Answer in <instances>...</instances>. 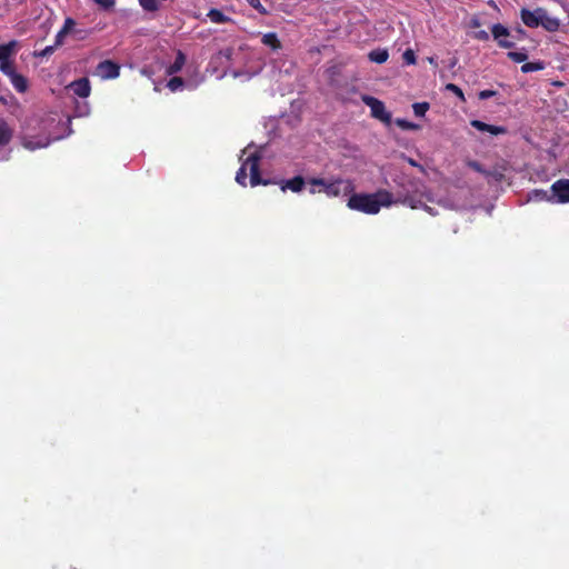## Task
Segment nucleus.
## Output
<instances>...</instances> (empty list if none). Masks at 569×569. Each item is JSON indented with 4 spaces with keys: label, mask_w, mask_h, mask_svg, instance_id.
Here are the masks:
<instances>
[{
    "label": "nucleus",
    "mask_w": 569,
    "mask_h": 569,
    "mask_svg": "<svg viewBox=\"0 0 569 569\" xmlns=\"http://www.w3.org/2000/svg\"><path fill=\"white\" fill-rule=\"evenodd\" d=\"M392 203L391 192L380 189L375 193H350L347 206L366 214H377L381 207H389Z\"/></svg>",
    "instance_id": "nucleus-1"
},
{
    "label": "nucleus",
    "mask_w": 569,
    "mask_h": 569,
    "mask_svg": "<svg viewBox=\"0 0 569 569\" xmlns=\"http://www.w3.org/2000/svg\"><path fill=\"white\" fill-rule=\"evenodd\" d=\"M10 158H11V149H9V150L4 151V152L1 154L0 160H2V161H8Z\"/></svg>",
    "instance_id": "nucleus-41"
},
{
    "label": "nucleus",
    "mask_w": 569,
    "mask_h": 569,
    "mask_svg": "<svg viewBox=\"0 0 569 569\" xmlns=\"http://www.w3.org/2000/svg\"><path fill=\"white\" fill-rule=\"evenodd\" d=\"M497 94V91L495 90H481L479 93H478V98L480 100H487L491 97H495Z\"/></svg>",
    "instance_id": "nucleus-35"
},
{
    "label": "nucleus",
    "mask_w": 569,
    "mask_h": 569,
    "mask_svg": "<svg viewBox=\"0 0 569 569\" xmlns=\"http://www.w3.org/2000/svg\"><path fill=\"white\" fill-rule=\"evenodd\" d=\"M72 92L80 98H88L91 93V86L88 78H80L69 84Z\"/></svg>",
    "instance_id": "nucleus-11"
},
{
    "label": "nucleus",
    "mask_w": 569,
    "mask_h": 569,
    "mask_svg": "<svg viewBox=\"0 0 569 569\" xmlns=\"http://www.w3.org/2000/svg\"><path fill=\"white\" fill-rule=\"evenodd\" d=\"M140 6L149 12H154L159 9L158 0H139Z\"/></svg>",
    "instance_id": "nucleus-26"
},
{
    "label": "nucleus",
    "mask_w": 569,
    "mask_h": 569,
    "mask_svg": "<svg viewBox=\"0 0 569 569\" xmlns=\"http://www.w3.org/2000/svg\"><path fill=\"white\" fill-rule=\"evenodd\" d=\"M220 53L223 54L226 58H230L232 54V49L227 48L226 50L221 51Z\"/></svg>",
    "instance_id": "nucleus-43"
},
{
    "label": "nucleus",
    "mask_w": 569,
    "mask_h": 569,
    "mask_svg": "<svg viewBox=\"0 0 569 569\" xmlns=\"http://www.w3.org/2000/svg\"><path fill=\"white\" fill-rule=\"evenodd\" d=\"M92 1L104 10H110L116 4V0H92Z\"/></svg>",
    "instance_id": "nucleus-31"
},
{
    "label": "nucleus",
    "mask_w": 569,
    "mask_h": 569,
    "mask_svg": "<svg viewBox=\"0 0 569 569\" xmlns=\"http://www.w3.org/2000/svg\"><path fill=\"white\" fill-rule=\"evenodd\" d=\"M429 108L430 104L428 102H416L412 104L413 113L417 117H423Z\"/></svg>",
    "instance_id": "nucleus-23"
},
{
    "label": "nucleus",
    "mask_w": 569,
    "mask_h": 569,
    "mask_svg": "<svg viewBox=\"0 0 569 569\" xmlns=\"http://www.w3.org/2000/svg\"><path fill=\"white\" fill-rule=\"evenodd\" d=\"M395 122H396V124L399 128H401L403 130H417V129H419L418 124H416L413 122H410V121H408L406 119L398 118V119H396Z\"/></svg>",
    "instance_id": "nucleus-28"
},
{
    "label": "nucleus",
    "mask_w": 569,
    "mask_h": 569,
    "mask_svg": "<svg viewBox=\"0 0 569 569\" xmlns=\"http://www.w3.org/2000/svg\"><path fill=\"white\" fill-rule=\"evenodd\" d=\"M362 102L370 108L373 118L387 123L391 121V114L386 110L385 103L379 99L365 94L362 96Z\"/></svg>",
    "instance_id": "nucleus-5"
},
{
    "label": "nucleus",
    "mask_w": 569,
    "mask_h": 569,
    "mask_svg": "<svg viewBox=\"0 0 569 569\" xmlns=\"http://www.w3.org/2000/svg\"><path fill=\"white\" fill-rule=\"evenodd\" d=\"M470 126L481 132H488L492 136L506 134L508 129L503 126L488 124L480 120H471Z\"/></svg>",
    "instance_id": "nucleus-10"
},
{
    "label": "nucleus",
    "mask_w": 569,
    "mask_h": 569,
    "mask_svg": "<svg viewBox=\"0 0 569 569\" xmlns=\"http://www.w3.org/2000/svg\"><path fill=\"white\" fill-rule=\"evenodd\" d=\"M543 69H545V63L542 61L526 62L521 66V72H523V73L540 71Z\"/></svg>",
    "instance_id": "nucleus-21"
},
{
    "label": "nucleus",
    "mask_w": 569,
    "mask_h": 569,
    "mask_svg": "<svg viewBox=\"0 0 569 569\" xmlns=\"http://www.w3.org/2000/svg\"><path fill=\"white\" fill-rule=\"evenodd\" d=\"M446 89L448 91H451L452 93H455L461 101H466V98H465V94L462 92V90L455 83H448L446 86Z\"/></svg>",
    "instance_id": "nucleus-30"
},
{
    "label": "nucleus",
    "mask_w": 569,
    "mask_h": 569,
    "mask_svg": "<svg viewBox=\"0 0 569 569\" xmlns=\"http://www.w3.org/2000/svg\"><path fill=\"white\" fill-rule=\"evenodd\" d=\"M207 16L213 23H226L231 21V19L227 17L221 10L216 8L210 9Z\"/></svg>",
    "instance_id": "nucleus-19"
},
{
    "label": "nucleus",
    "mask_w": 569,
    "mask_h": 569,
    "mask_svg": "<svg viewBox=\"0 0 569 569\" xmlns=\"http://www.w3.org/2000/svg\"><path fill=\"white\" fill-rule=\"evenodd\" d=\"M551 198L556 203L569 202V179H559L551 184Z\"/></svg>",
    "instance_id": "nucleus-7"
},
{
    "label": "nucleus",
    "mask_w": 569,
    "mask_h": 569,
    "mask_svg": "<svg viewBox=\"0 0 569 569\" xmlns=\"http://www.w3.org/2000/svg\"><path fill=\"white\" fill-rule=\"evenodd\" d=\"M250 7L256 9L261 14H267L266 8L261 4L260 0H246Z\"/></svg>",
    "instance_id": "nucleus-32"
},
{
    "label": "nucleus",
    "mask_w": 569,
    "mask_h": 569,
    "mask_svg": "<svg viewBox=\"0 0 569 569\" xmlns=\"http://www.w3.org/2000/svg\"><path fill=\"white\" fill-rule=\"evenodd\" d=\"M310 184L321 187L320 191H323L328 197L331 198H336L341 194L348 196L355 190V184L351 180L341 178H337L335 180L312 178L310 179Z\"/></svg>",
    "instance_id": "nucleus-3"
},
{
    "label": "nucleus",
    "mask_w": 569,
    "mask_h": 569,
    "mask_svg": "<svg viewBox=\"0 0 569 569\" xmlns=\"http://www.w3.org/2000/svg\"><path fill=\"white\" fill-rule=\"evenodd\" d=\"M184 84V81L181 77H172L168 83L167 87L170 89V91L176 92L177 90L181 89Z\"/></svg>",
    "instance_id": "nucleus-24"
},
{
    "label": "nucleus",
    "mask_w": 569,
    "mask_h": 569,
    "mask_svg": "<svg viewBox=\"0 0 569 569\" xmlns=\"http://www.w3.org/2000/svg\"><path fill=\"white\" fill-rule=\"evenodd\" d=\"M490 171H491V174H489L488 177L493 178L497 182L502 181V179H503L502 172H500L498 170H490Z\"/></svg>",
    "instance_id": "nucleus-39"
},
{
    "label": "nucleus",
    "mask_w": 569,
    "mask_h": 569,
    "mask_svg": "<svg viewBox=\"0 0 569 569\" xmlns=\"http://www.w3.org/2000/svg\"><path fill=\"white\" fill-rule=\"evenodd\" d=\"M369 60L376 63H383L388 60L389 53L386 49H376L369 52Z\"/></svg>",
    "instance_id": "nucleus-20"
},
{
    "label": "nucleus",
    "mask_w": 569,
    "mask_h": 569,
    "mask_svg": "<svg viewBox=\"0 0 569 569\" xmlns=\"http://www.w3.org/2000/svg\"><path fill=\"white\" fill-rule=\"evenodd\" d=\"M473 38L480 41H488L489 40V33L485 30H480L473 33Z\"/></svg>",
    "instance_id": "nucleus-36"
},
{
    "label": "nucleus",
    "mask_w": 569,
    "mask_h": 569,
    "mask_svg": "<svg viewBox=\"0 0 569 569\" xmlns=\"http://www.w3.org/2000/svg\"><path fill=\"white\" fill-rule=\"evenodd\" d=\"M488 4H489V6H492V7H496L495 1H492V0H490V1L488 2Z\"/></svg>",
    "instance_id": "nucleus-47"
},
{
    "label": "nucleus",
    "mask_w": 569,
    "mask_h": 569,
    "mask_svg": "<svg viewBox=\"0 0 569 569\" xmlns=\"http://www.w3.org/2000/svg\"><path fill=\"white\" fill-rule=\"evenodd\" d=\"M260 160L261 154L258 151L252 152L248 156L244 162L241 164L236 173V181L242 187L247 186V170L250 171V184L257 187L259 184L269 186L276 183L273 180L263 179L260 174Z\"/></svg>",
    "instance_id": "nucleus-2"
},
{
    "label": "nucleus",
    "mask_w": 569,
    "mask_h": 569,
    "mask_svg": "<svg viewBox=\"0 0 569 569\" xmlns=\"http://www.w3.org/2000/svg\"><path fill=\"white\" fill-rule=\"evenodd\" d=\"M527 37V32L521 27H518L515 29V34H511V38L513 40H521Z\"/></svg>",
    "instance_id": "nucleus-34"
},
{
    "label": "nucleus",
    "mask_w": 569,
    "mask_h": 569,
    "mask_svg": "<svg viewBox=\"0 0 569 569\" xmlns=\"http://www.w3.org/2000/svg\"><path fill=\"white\" fill-rule=\"evenodd\" d=\"M9 79L11 84L18 92L23 93L28 90V80L24 76L16 72L12 76H10Z\"/></svg>",
    "instance_id": "nucleus-16"
},
{
    "label": "nucleus",
    "mask_w": 569,
    "mask_h": 569,
    "mask_svg": "<svg viewBox=\"0 0 569 569\" xmlns=\"http://www.w3.org/2000/svg\"><path fill=\"white\" fill-rule=\"evenodd\" d=\"M261 42L264 46L270 47L272 50H279L281 48V42L278 39L277 33H274V32H268V33L263 34Z\"/></svg>",
    "instance_id": "nucleus-18"
},
{
    "label": "nucleus",
    "mask_w": 569,
    "mask_h": 569,
    "mask_svg": "<svg viewBox=\"0 0 569 569\" xmlns=\"http://www.w3.org/2000/svg\"><path fill=\"white\" fill-rule=\"evenodd\" d=\"M403 203L408 204L412 209H417L419 207V204H421V201H416V200H413L411 198H406L403 200Z\"/></svg>",
    "instance_id": "nucleus-38"
},
{
    "label": "nucleus",
    "mask_w": 569,
    "mask_h": 569,
    "mask_svg": "<svg viewBox=\"0 0 569 569\" xmlns=\"http://www.w3.org/2000/svg\"><path fill=\"white\" fill-rule=\"evenodd\" d=\"M542 22L540 26L549 32H556L560 28V21L557 18L548 16L547 10L545 9V13L541 17Z\"/></svg>",
    "instance_id": "nucleus-15"
},
{
    "label": "nucleus",
    "mask_w": 569,
    "mask_h": 569,
    "mask_svg": "<svg viewBox=\"0 0 569 569\" xmlns=\"http://www.w3.org/2000/svg\"><path fill=\"white\" fill-rule=\"evenodd\" d=\"M427 61L433 67V68H438V61H437V58L435 57H428L427 58Z\"/></svg>",
    "instance_id": "nucleus-42"
},
{
    "label": "nucleus",
    "mask_w": 569,
    "mask_h": 569,
    "mask_svg": "<svg viewBox=\"0 0 569 569\" xmlns=\"http://www.w3.org/2000/svg\"><path fill=\"white\" fill-rule=\"evenodd\" d=\"M545 13L543 8H537L531 11L529 9L522 8L520 10L521 21L529 28H537L542 22L541 17Z\"/></svg>",
    "instance_id": "nucleus-9"
},
{
    "label": "nucleus",
    "mask_w": 569,
    "mask_h": 569,
    "mask_svg": "<svg viewBox=\"0 0 569 569\" xmlns=\"http://www.w3.org/2000/svg\"><path fill=\"white\" fill-rule=\"evenodd\" d=\"M403 62L408 66L415 64L417 61L416 53L412 49L408 48L402 54Z\"/></svg>",
    "instance_id": "nucleus-29"
},
{
    "label": "nucleus",
    "mask_w": 569,
    "mask_h": 569,
    "mask_svg": "<svg viewBox=\"0 0 569 569\" xmlns=\"http://www.w3.org/2000/svg\"><path fill=\"white\" fill-rule=\"evenodd\" d=\"M76 26V21L72 18H66L62 28L58 31L56 36V46H62L64 42L66 36L72 31Z\"/></svg>",
    "instance_id": "nucleus-13"
},
{
    "label": "nucleus",
    "mask_w": 569,
    "mask_h": 569,
    "mask_svg": "<svg viewBox=\"0 0 569 569\" xmlns=\"http://www.w3.org/2000/svg\"><path fill=\"white\" fill-rule=\"evenodd\" d=\"M279 183L283 192L287 189L291 190L292 192H300L302 191L306 182L301 176H296L292 179L281 180Z\"/></svg>",
    "instance_id": "nucleus-12"
},
{
    "label": "nucleus",
    "mask_w": 569,
    "mask_h": 569,
    "mask_svg": "<svg viewBox=\"0 0 569 569\" xmlns=\"http://www.w3.org/2000/svg\"><path fill=\"white\" fill-rule=\"evenodd\" d=\"M457 63V59L455 58L452 61H450V66L453 67Z\"/></svg>",
    "instance_id": "nucleus-46"
},
{
    "label": "nucleus",
    "mask_w": 569,
    "mask_h": 569,
    "mask_svg": "<svg viewBox=\"0 0 569 569\" xmlns=\"http://www.w3.org/2000/svg\"><path fill=\"white\" fill-rule=\"evenodd\" d=\"M467 166H468L470 169H472V170H475L476 172H479V173H481V174H483V176H489V174H491V171H490V170H486V169L482 167V164H481L480 162L476 161V160H468V161H467Z\"/></svg>",
    "instance_id": "nucleus-25"
},
{
    "label": "nucleus",
    "mask_w": 569,
    "mask_h": 569,
    "mask_svg": "<svg viewBox=\"0 0 569 569\" xmlns=\"http://www.w3.org/2000/svg\"><path fill=\"white\" fill-rule=\"evenodd\" d=\"M13 138V129L0 118V148L8 146Z\"/></svg>",
    "instance_id": "nucleus-14"
},
{
    "label": "nucleus",
    "mask_w": 569,
    "mask_h": 569,
    "mask_svg": "<svg viewBox=\"0 0 569 569\" xmlns=\"http://www.w3.org/2000/svg\"><path fill=\"white\" fill-rule=\"evenodd\" d=\"M423 209L428 211L430 214H433L432 209L428 207L427 204H423Z\"/></svg>",
    "instance_id": "nucleus-45"
},
{
    "label": "nucleus",
    "mask_w": 569,
    "mask_h": 569,
    "mask_svg": "<svg viewBox=\"0 0 569 569\" xmlns=\"http://www.w3.org/2000/svg\"><path fill=\"white\" fill-rule=\"evenodd\" d=\"M529 198L530 199H535V200H546V201H549V202H553V199L551 198V194H548V192L546 190H541V189L532 190L529 193Z\"/></svg>",
    "instance_id": "nucleus-22"
},
{
    "label": "nucleus",
    "mask_w": 569,
    "mask_h": 569,
    "mask_svg": "<svg viewBox=\"0 0 569 569\" xmlns=\"http://www.w3.org/2000/svg\"><path fill=\"white\" fill-rule=\"evenodd\" d=\"M507 56L510 60L517 63L525 62L528 59V54L520 51H509Z\"/></svg>",
    "instance_id": "nucleus-27"
},
{
    "label": "nucleus",
    "mask_w": 569,
    "mask_h": 569,
    "mask_svg": "<svg viewBox=\"0 0 569 569\" xmlns=\"http://www.w3.org/2000/svg\"><path fill=\"white\" fill-rule=\"evenodd\" d=\"M406 160L408 161V163L412 167H417L419 168L421 171L423 170V167L421 164H419L416 160H413L412 158H406Z\"/></svg>",
    "instance_id": "nucleus-40"
},
{
    "label": "nucleus",
    "mask_w": 569,
    "mask_h": 569,
    "mask_svg": "<svg viewBox=\"0 0 569 569\" xmlns=\"http://www.w3.org/2000/svg\"><path fill=\"white\" fill-rule=\"evenodd\" d=\"M97 74L101 79H116L120 74V66L111 60H103L97 66Z\"/></svg>",
    "instance_id": "nucleus-8"
},
{
    "label": "nucleus",
    "mask_w": 569,
    "mask_h": 569,
    "mask_svg": "<svg viewBox=\"0 0 569 569\" xmlns=\"http://www.w3.org/2000/svg\"><path fill=\"white\" fill-rule=\"evenodd\" d=\"M470 26L472 28H478L480 26V22L478 19H472L471 22H470Z\"/></svg>",
    "instance_id": "nucleus-44"
},
{
    "label": "nucleus",
    "mask_w": 569,
    "mask_h": 569,
    "mask_svg": "<svg viewBox=\"0 0 569 569\" xmlns=\"http://www.w3.org/2000/svg\"><path fill=\"white\" fill-rule=\"evenodd\" d=\"M17 46L18 42L16 40L0 44V71L8 78L17 72L14 61L11 60Z\"/></svg>",
    "instance_id": "nucleus-4"
},
{
    "label": "nucleus",
    "mask_w": 569,
    "mask_h": 569,
    "mask_svg": "<svg viewBox=\"0 0 569 569\" xmlns=\"http://www.w3.org/2000/svg\"><path fill=\"white\" fill-rule=\"evenodd\" d=\"M47 143H34L32 141H24L23 142V147L29 149V150H36L37 148H42V147H46Z\"/></svg>",
    "instance_id": "nucleus-37"
},
{
    "label": "nucleus",
    "mask_w": 569,
    "mask_h": 569,
    "mask_svg": "<svg viewBox=\"0 0 569 569\" xmlns=\"http://www.w3.org/2000/svg\"><path fill=\"white\" fill-rule=\"evenodd\" d=\"M58 47L59 46H56V43L53 46H48L43 50H41L37 56H39V57H49V56H51L54 52V50Z\"/></svg>",
    "instance_id": "nucleus-33"
},
{
    "label": "nucleus",
    "mask_w": 569,
    "mask_h": 569,
    "mask_svg": "<svg viewBox=\"0 0 569 569\" xmlns=\"http://www.w3.org/2000/svg\"><path fill=\"white\" fill-rule=\"evenodd\" d=\"M491 34L500 48H502V49L515 48V46H516L515 41L509 40V38H511V32L503 24H501V23L493 24L491 27Z\"/></svg>",
    "instance_id": "nucleus-6"
},
{
    "label": "nucleus",
    "mask_w": 569,
    "mask_h": 569,
    "mask_svg": "<svg viewBox=\"0 0 569 569\" xmlns=\"http://www.w3.org/2000/svg\"><path fill=\"white\" fill-rule=\"evenodd\" d=\"M184 63H186V54L181 50H179L176 54V59H174L173 63H171L167 68V73L170 76L178 73L183 68Z\"/></svg>",
    "instance_id": "nucleus-17"
}]
</instances>
